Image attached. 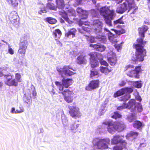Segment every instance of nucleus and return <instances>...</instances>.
Segmentation results:
<instances>
[{
    "instance_id": "nucleus-1",
    "label": "nucleus",
    "mask_w": 150,
    "mask_h": 150,
    "mask_svg": "<svg viewBox=\"0 0 150 150\" xmlns=\"http://www.w3.org/2000/svg\"><path fill=\"white\" fill-rule=\"evenodd\" d=\"M149 29L148 27L143 25L138 28V34L140 38L136 40L137 44L134 43L133 45L134 49L135 50V57H133L132 59L134 62H142L144 59V57L146 56V50L144 48L146 44L147 41L144 40L145 34Z\"/></svg>"
},
{
    "instance_id": "nucleus-2",
    "label": "nucleus",
    "mask_w": 150,
    "mask_h": 150,
    "mask_svg": "<svg viewBox=\"0 0 150 150\" xmlns=\"http://www.w3.org/2000/svg\"><path fill=\"white\" fill-rule=\"evenodd\" d=\"M138 8L134 0H125V2L118 8V10L119 13H122L127 10L128 12L132 9H133L134 10L131 13L134 14Z\"/></svg>"
},
{
    "instance_id": "nucleus-3",
    "label": "nucleus",
    "mask_w": 150,
    "mask_h": 150,
    "mask_svg": "<svg viewBox=\"0 0 150 150\" xmlns=\"http://www.w3.org/2000/svg\"><path fill=\"white\" fill-rule=\"evenodd\" d=\"M100 12L104 18L106 23L109 26H111V20L113 19L114 11L113 10H110L108 7L104 6L100 8Z\"/></svg>"
},
{
    "instance_id": "nucleus-4",
    "label": "nucleus",
    "mask_w": 150,
    "mask_h": 150,
    "mask_svg": "<svg viewBox=\"0 0 150 150\" xmlns=\"http://www.w3.org/2000/svg\"><path fill=\"white\" fill-rule=\"evenodd\" d=\"M92 143L93 146L98 149H105L108 148L107 141L104 139L95 138L93 139Z\"/></svg>"
},
{
    "instance_id": "nucleus-5",
    "label": "nucleus",
    "mask_w": 150,
    "mask_h": 150,
    "mask_svg": "<svg viewBox=\"0 0 150 150\" xmlns=\"http://www.w3.org/2000/svg\"><path fill=\"white\" fill-rule=\"evenodd\" d=\"M28 45L27 40L23 37H22L19 44L18 52L20 54L25 55Z\"/></svg>"
},
{
    "instance_id": "nucleus-6",
    "label": "nucleus",
    "mask_w": 150,
    "mask_h": 150,
    "mask_svg": "<svg viewBox=\"0 0 150 150\" xmlns=\"http://www.w3.org/2000/svg\"><path fill=\"white\" fill-rule=\"evenodd\" d=\"M123 136L119 135H114L111 139V144L115 145L118 144H120L122 145V147H125L127 143L123 139Z\"/></svg>"
},
{
    "instance_id": "nucleus-7",
    "label": "nucleus",
    "mask_w": 150,
    "mask_h": 150,
    "mask_svg": "<svg viewBox=\"0 0 150 150\" xmlns=\"http://www.w3.org/2000/svg\"><path fill=\"white\" fill-rule=\"evenodd\" d=\"M99 81L98 79L92 80L85 87V89L88 91H91L95 90L99 87Z\"/></svg>"
},
{
    "instance_id": "nucleus-8",
    "label": "nucleus",
    "mask_w": 150,
    "mask_h": 150,
    "mask_svg": "<svg viewBox=\"0 0 150 150\" xmlns=\"http://www.w3.org/2000/svg\"><path fill=\"white\" fill-rule=\"evenodd\" d=\"M70 69L68 66H64L63 68H57V70L62 77H64L66 76H70L73 74V72L69 70Z\"/></svg>"
},
{
    "instance_id": "nucleus-9",
    "label": "nucleus",
    "mask_w": 150,
    "mask_h": 150,
    "mask_svg": "<svg viewBox=\"0 0 150 150\" xmlns=\"http://www.w3.org/2000/svg\"><path fill=\"white\" fill-rule=\"evenodd\" d=\"M62 81V84L58 81H56L55 82V84L58 86L59 90L60 91L63 90L64 86L65 88H67L72 83V81L70 79H63Z\"/></svg>"
},
{
    "instance_id": "nucleus-10",
    "label": "nucleus",
    "mask_w": 150,
    "mask_h": 150,
    "mask_svg": "<svg viewBox=\"0 0 150 150\" xmlns=\"http://www.w3.org/2000/svg\"><path fill=\"white\" fill-rule=\"evenodd\" d=\"M133 89L131 87H125L122 88L115 93L114 94V97H117L122 96L125 93H130L133 92Z\"/></svg>"
},
{
    "instance_id": "nucleus-11",
    "label": "nucleus",
    "mask_w": 150,
    "mask_h": 150,
    "mask_svg": "<svg viewBox=\"0 0 150 150\" xmlns=\"http://www.w3.org/2000/svg\"><path fill=\"white\" fill-rule=\"evenodd\" d=\"M61 93L63 95L64 99L67 102L69 103L72 102L73 93L72 92L68 90H65Z\"/></svg>"
},
{
    "instance_id": "nucleus-12",
    "label": "nucleus",
    "mask_w": 150,
    "mask_h": 150,
    "mask_svg": "<svg viewBox=\"0 0 150 150\" xmlns=\"http://www.w3.org/2000/svg\"><path fill=\"white\" fill-rule=\"evenodd\" d=\"M9 18L11 22L15 25L18 23V16L15 11L11 12L9 16Z\"/></svg>"
},
{
    "instance_id": "nucleus-13",
    "label": "nucleus",
    "mask_w": 150,
    "mask_h": 150,
    "mask_svg": "<svg viewBox=\"0 0 150 150\" xmlns=\"http://www.w3.org/2000/svg\"><path fill=\"white\" fill-rule=\"evenodd\" d=\"M5 77L6 78V80L5 81L6 84L9 86H16L18 85V83L15 79H12V76L10 75L7 74L5 75Z\"/></svg>"
},
{
    "instance_id": "nucleus-14",
    "label": "nucleus",
    "mask_w": 150,
    "mask_h": 150,
    "mask_svg": "<svg viewBox=\"0 0 150 150\" xmlns=\"http://www.w3.org/2000/svg\"><path fill=\"white\" fill-rule=\"evenodd\" d=\"M103 124L107 125L108 131L110 133H113L115 129V124L112 122L109 121L104 122Z\"/></svg>"
},
{
    "instance_id": "nucleus-15",
    "label": "nucleus",
    "mask_w": 150,
    "mask_h": 150,
    "mask_svg": "<svg viewBox=\"0 0 150 150\" xmlns=\"http://www.w3.org/2000/svg\"><path fill=\"white\" fill-rule=\"evenodd\" d=\"M136 101L135 100L131 99L127 103V109L130 110L131 111L134 112L136 110Z\"/></svg>"
},
{
    "instance_id": "nucleus-16",
    "label": "nucleus",
    "mask_w": 150,
    "mask_h": 150,
    "mask_svg": "<svg viewBox=\"0 0 150 150\" xmlns=\"http://www.w3.org/2000/svg\"><path fill=\"white\" fill-rule=\"evenodd\" d=\"M117 59L116 54L113 53L112 56L108 58V63L111 66H114L117 62Z\"/></svg>"
},
{
    "instance_id": "nucleus-17",
    "label": "nucleus",
    "mask_w": 150,
    "mask_h": 150,
    "mask_svg": "<svg viewBox=\"0 0 150 150\" xmlns=\"http://www.w3.org/2000/svg\"><path fill=\"white\" fill-rule=\"evenodd\" d=\"M103 24L98 20L94 21V29L98 32L100 31L102 29Z\"/></svg>"
},
{
    "instance_id": "nucleus-18",
    "label": "nucleus",
    "mask_w": 150,
    "mask_h": 150,
    "mask_svg": "<svg viewBox=\"0 0 150 150\" xmlns=\"http://www.w3.org/2000/svg\"><path fill=\"white\" fill-rule=\"evenodd\" d=\"M87 62L86 57V56L80 55L77 58V62L79 64H85Z\"/></svg>"
},
{
    "instance_id": "nucleus-19",
    "label": "nucleus",
    "mask_w": 150,
    "mask_h": 150,
    "mask_svg": "<svg viewBox=\"0 0 150 150\" xmlns=\"http://www.w3.org/2000/svg\"><path fill=\"white\" fill-rule=\"evenodd\" d=\"M15 110V108H11V112L13 114L20 113L23 112L25 111L24 108L21 105H20L19 108H17L16 110Z\"/></svg>"
},
{
    "instance_id": "nucleus-20",
    "label": "nucleus",
    "mask_w": 150,
    "mask_h": 150,
    "mask_svg": "<svg viewBox=\"0 0 150 150\" xmlns=\"http://www.w3.org/2000/svg\"><path fill=\"white\" fill-rule=\"evenodd\" d=\"M90 47H93L96 49L97 50L100 52H102L105 49V47L103 45H98L91 44L90 45Z\"/></svg>"
},
{
    "instance_id": "nucleus-21",
    "label": "nucleus",
    "mask_w": 150,
    "mask_h": 150,
    "mask_svg": "<svg viewBox=\"0 0 150 150\" xmlns=\"http://www.w3.org/2000/svg\"><path fill=\"white\" fill-rule=\"evenodd\" d=\"M100 70L102 73L105 74V75H107L109 73L111 72L112 70L111 67L109 69L107 67L100 66Z\"/></svg>"
},
{
    "instance_id": "nucleus-22",
    "label": "nucleus",
    "mask_w": 150,
    "mask_h": 150,
    "mask_svg": "<svg viewBox=\"0 0 150 150\" xmlns=\"http://www.w3.org/2000/svg\"><path fill=\"white\" fill-rule=\"evenodd\" d=\"M53 0H48L49 1H52ZM57 5V7L59 9H63L64 6V3L63 0H55Z\"/></svg>"
},
{
    "instance_id": "nucleus-23",
    "label": "nucleus",
    "mask_w": 150,
    "mask_h": 150,
    "mask_svg": "<svg viewBox=\"0 0 150 150\" xmlns=\"http://www.w3.org/2000/svg\"><path fill=\"white\" fill-rule=\"evenodd\" d=\"M125 127V125L122 123L120 122H117L115 124V129L119 132L123 131Z\"/></svg>"
},
{
    "instance_id": "nucleus-24",
    "label": "nucleus",
    "mask_w": 150,
    "mask_h": 150,
    "mask_svg": "<svg viewBox=\"0 0 150 150\" xmlns=\"http://www.w3.org/2000/svg\"><path fill=\"white\" fill-rule=\"evenodd\" d=\"M127 75L129 77L132 78L134 77L135 78L137 79H139V78L138 76L137 77L136 76L137 74H136L134 70L132 69L128 71L126 73Z\"/></svg>"
},
{
    "instance_id": "nucleus-25",
    "label": "nucleus",
    "mask_w": 150,
    "mask_h": 150,
    "mask_svg": "<svg viewBox=\"0 0 150 150\" xmlns=\"http://www.w3.org/2000/svg\"><path fill=\"white\" fill-rule=\"evenodd\" d=\"M143 126L142 123L140 121L136 120L133 124V126L135 128L139 129Z\"/></svg>"
},
{
    "instance_id": "nucleus-26",
    "label": "nucleus",
    "mask_w": 150,
    "mask_h": 150,
    "mask_svg": "<svg viewBox=\"0 0 150 150\" xmlns=\"http://www.w3.org/2000/svg\"><path fill=\"white\" fill-rule=\"evenodd\" d=\"M75 35V28H72L67 33H66V36L71 38H73Z\"/></svg>"
},
{
    "instance_id": "nucleus-27",
    "label": "nucleus",
    "mask_w": 150,
    "mask_h": 150,
    "mask_svg": "<svg viewBox=\"0 0 150 150\" xmlns=\"http://www.w3.org/2000/svg\"><path fill=\"white\" fill-rule=\"evenodd\" d=\"M53 34L54 36L55 40H57L60 38L62 35V33L59 29H57L53 31Z\"/></svg>"
},
{
    "instance_id": "nucleus-28",
    "label": "nucleus",
    "mask_w": 150,
    "mask_h": 150,
    "mask_svg": "<svg viewBox=\"0 0 150 150\" xmlns=\"http://www.w3.org/2000/svg\"><path fill=\"white\" fill-rule=\"evenodd\" d=\"M134 70L136 74L137 75L136 76L137 77L138 76L139 78H140V75L139 74L140 73H142V69L141 68V66L140 65H138L136 66L135 67Z\"/></svg>"
},
{
    "instance_id": "nucleus-29",
    "label": "nucleus",
    "mask_w": 150,
    "mask_h": 150,
    "mask_svg": "<svg viewBox=\"0 0 150 150\" xmlns=\"http://www.w3.org/2000/svg\"><path fill=\"white\" fill-rule=\"evenodd\" d=\"M136 119V114L134 113H131L130 115L128 116L126 118L127 120L130 122H132Z\"/></svg>"
},
{
    "instance_id": "nucleus-30",
    "label": "nucleus",
    "mask_w": 150,
    "mask_h": 150,
    "mask_svg": "<svg viewBox=\"0 0 150 150\" xmlns=\"http://www.w3.org/2000/svg\"><path fill=\"white\" fill-rule=\"evenodd\" d=\"M75 12L74 10L70 9L68 10L67 13L70 17V19L74 20L75 18Z\"/></svg>"
},
{
    "instance_id": "nucleus-31",
    "label": "nucleus",
    "mask_w": 150,
    "mask_h": 150,
    "mask_svg": "<svg viewBox=\"0 0 150 150\" xmlns=\"http://www.w3.org/2000/svg\"><path fill=\"white\" fill-rule=\"evenodd\" d=\"M63 11L62 12V13L64 12L65 14L62 16V18L69 24H71L74 23V22L72 21L69 20L67 14L66 13H66L67 12L65 11L64 10H63Z\"/></svg>"
},
{
    "instance_id": "nucleus-32",
    "label": "nucleus",
    "mask_w": 150,
    "mask_h": 150,
    "mask_svg": "<svg viewBox=\"0 0 150 150\" xmlns=\"http://www.w3.org/2000/svg\"><path fill=\"white\" fill-rule=\"evenodd\" d=\"M90 64L91 67L93 68H95L99 66L98 62L96 60H90Z\"/></svg>"
},
{
    "instance_id": "nucleus-33",
    "label": "nucleus",
    "mask_w": 150,
    "mask_h": 150,
    "mask_svg": "<svg viewBox=\"0 0 150 150\" xmlns=\"http://www.w3.org/2000/svg\"><path fill=\"white\" fill-rule=\"evenodd\" d=\"M112 30L114 31L115 33L118 35H120L126 33V30L124 29H121L120 30H117L114 29H112Z\"/></svg>"
},
{
    "instance_id": "nucleus-34",
    "label": "nucleus",
    "mask_w": 150,
    "mask_h": 150,
    "mask_svg": "<svg viewBox=\"0 0 150 150\" xmlns=\"http://www.w3.org/2000/svg\"><path fill=\"white\" fill-rule=\"evenodd\" d=\"M6 1L9 4H11L14 6H17L20 1V0H6Z\"/></svg>"
},
{
    "instance_id": "nucleus-35",
    "label": "nucleus",
    "mask_w": 150,
    "mask_h": 150,
    "mask_svg": "<svg viewBox=\"0 0 150 150\" xmlns=\"http://www.w3.org/2000/svg\"><path fill=\"white\" fill-rule=\"evenodd\" d=\"M46 21L49 23L52 24L55 23L57 21L56 19L51 17L47 18H46Z\"/></svg>"
},
{
    "instance_id": "nucleus-36",
    "label": "nucleus",
    "mask_w": 150,
    "mask_h": 150,
    "mask_svg": "<svg viewBox=\"0 0 150 150\" xmlns=\"http://www.w3.org/2000/svg\"><path fill=\"white\" fill-rule=\"evenodd\" d=\"M142 83L141 81H138L134 82V86L137 88H140L142 86Z\"/></svg>"
},
{
    "instance_id": "nucleus-37",
    "label": "nucleus",
    "mask_w": 150,
    "mask_h": 150,
    "mask_svg": "<svg viewBox=\"0 0 150 150\" xmlns=\"http://www.w3.org/2000/svg\"><path fill=\"white\" fill-rule=\"evenodd\" d=\"M139 133L133 131H130L128 134L129 137L136 138L138 136Z\"/></svg>"
},
{
    "instance_id": "nucleus-38",
    "label": "nucleus",
    "mask_w": 150,
    "mask_h": 150,
    "mask_svg": "<svg viewBox=\"0 0 150 150\" xmlns=\"http://www.w3.org/2000/svg\"><path fill=\"white\" fill-rule=\"evenodd\" d=\"M121 117L122 115L117 111L114 112L113 113V115L111 116L112 118L115 119L121 118Z\"/></svg>"
},
{
    "instance_id": "nucleus-39",
    "label": "nucleus",
    "mask_w": 150,
    "mask_h": 150,
    "mask_svg": "<svg viewBox=\"0 0 150 150\" xmlns=\"http://www.w3.org/2000/svg\"><path fill=\"white\" fill-rule=\"evenodd\" d=\"M69 108L70 109L69 113L70 115L72 117H75V108L73 107L72 108L71 106H69Z\"/></svg>"
},
{
    "instance_id": "nucleus-40",
    "label": "nucleus",
    "mask_w": 150,
    "mask_h": 150,
    "mask_svg": "<svg viewBox=\"0 0 150 150\" xmlns=\"http://www.w3.org/2000/svg\"><path fill=\"white\" fill-rule=\"evenodd\" d=\"M47 7L50 9L56 10L57 7L53 3H49L47 4Z\"/></svg>"
},
{
    "instance_id": "nucleus-41",
    "label": "nucleus",
    "mask_w": 150,
    "mask_h": 150,
    "mask_svg": "<svg viewBox=\"0 0 150 150\" xmlns=\"http://www.w3.org/2000/svg\"><path fill=\"white\" fill-rule=\"evenodd\" d=\"M99 54L96 52H94L90 54L91 56L90 60H96L97 59V57L98 55Z\"/></svg>"
},
{
    "instance_id": "nucleus-42",
    "label": "nucleus",
    "mask_w": 150,
    "mask_h": 150,
    "mask_svg": "<svg viewBox=\"0 0 150 150\" xmlns=\"http://www.w3.org/2000/svg\"><path fill=\"white\" fill-rule=\"evenodd\" d=\"M99 72L98 71L94 69L91 71V73L90 74V76L92 77L93 76L98 75Z\"/></svg>"
},
{
    "instance_id": "nucleus-43",
    "label": "nucleus",
    "mask_w": 150,
    "mask_h": 150,
    "mask_svg": "<svg viewBox=\"0 0 150 150\" xmlns=\"http://www.w3.org/2000/svg\"><path fill=\"white\" fill-rule=\"evenodd\" d=\"M47 8L45 7L43 5H42L40 8V10L38 11V13L41 14L42 13H45L47 12Z\"/></svg>"
},
{
    "instance_id": "nucleus-44",
    "label": "nucleus",
    "mask_w": 150,
    "mask_h": 150,
    "mask_svg": "<svg viewBox=\"0 0 150 150\" xmlns=\"http://www.w3.org/2000/svg\"><path fill=\"white\" fill-rule=\"evenodd\" d=\"M105 31L109 32V33L111 35V36H109L108 37V38L109 40L112 42H113V39L114 38V35L111 33L108 29L105 28L104 29Z\"/></svg>"
},
{
    "instance_id": "nucleus-45",
    "label": "nucleus",
    "mask_w": 150,
    "mask_h": 150,
    "mask_svg": "<svg viewBox=\"0 0 150 150\" xmlns=\"http://www.w3.org/2000/svg\"><path fill=\"white\" fill-rule=\"evenodd\" d=\"M123 42H121L119 44H115L114 45V46L115 48L116 49L117 51L118 52L120 51L122 48V44Z\"/></svg>"
},
{
    "instance_id": "nucleus-46",
    "label": "nucleus",
    "mask_w": 150,
    "mask_h": 150,
    "mask_svg": "<svg viewBox=\"0 0 150 150\" xmlns=\"http://www.w3.org/2000/svg\"><path fill=\"white\" fill-rule=\"evenodd\" d=\"M96 40L98 41H100L102 42H103L105 40L106 38L105 36L103 35L102 36H97L96 37Z\"/></svg>"
},
{
    "instance_id": "nucleus-47",
    "label": "nucleus",
    "mask_w": 150,
    "mask_h": 150,
    "mask_svg": "<svg viewBox=\"0 0 150 150\" xmlns=\"http://www.w3.org/2000/svg\"><path fill=\"white\" fill-rule=\"evenodd\" d=\"M127 108V103H124L122 105L118 107L117 109L118 110H121L123 109Z\"/></svg>"
},
{
    "instance_id": "nucleus-48",
    "label": "nucleus",
    "mask_w": 150,
    "mask_h": 150,
    "mask_svg": "<svg viewBox=\"0 0 150 150\" xmlns=\"http://www.w3.org/2000/svg\"><path fill=\"white\" fill-rule=\"evenodd\" d=\"M130 97V96L129 95L126 94L123 96L121 97L120 100L121 101H126L128 100Z\"/></svg>"
},
{
    "instance_id": "nucleus-49",
    "label": "nucleus",
    "mask_w": 150,
    "mask_h": 150,
    "mask_svg": "<svg viewBox=\"0 0 150 150\" xmlns=\"http://www.w3.org/2000/svg\"><path fill=\"white\" fill-rule=\"evenodd\" d=\"M21 74L19 73H16L15 74V78L16 79V81L18 82H20L21 81Z\"/></svg>"
},
{
    "instance_id": "nucleus-50",
    "label": "nucleus",
    "mask_w": 150,
    "mask_h": 150,
    "mask_svg": "<svg viewBox=\"0 0 150 150\" xmlns=\"http://www.w3.org/2000/svg\"><path fill=\"white\" fill-rule=\"evenodd\" d=\"M11 46H10L9 44H8V52L11 54H13L14 53V50L11 47Z\"/></svg>"
},
{
    "instance_id": "nucleus-51",
    "label": "nucleus",
    "mask_w": 150,
    "mask_h": 150,
    "mask_svg": "<svg viewBox=\"0 0 150 150\" xmlns=\"http://www.w3.org/2000/svg\"><path fill=\"white\" fill-rule=\"evenodd\" d=\"M118 23L120 24H123L124 23L122 21V18L114 21V25H116Z\"/></svg>"
},
{
    "instance_id": "nucleus-52",
    "label": "nucleus",
    "mask_w": 150,
    "mask_h": 150,
    "mask_svg": "<svg viewBox=\"0 0 150 150\" xmlns=\"http://www.w3.org/2000/svg\"><path fill=\"white\" fill-rule=\"evenodd\" d=\"M137 110L139 112H141L143 110L142 105L140 103H138L137 105Z\"/></svg>"
},
{
    "instance_id": "nucleus-53",
    "label": "nucleus",
    "mask_w": 150,
    "mask_h": 150,
    "mask_svg": "<svg viewBox=\"0 0 150 150\" xmlns=\"http://www.w3.org/2000/svg\"><path fill=\"white\" fill-rule=\"evenodd\" d=\"M134 66L133 65L129 64L126 65L125 67V71H127L130 69H133Z\"/></svg>"
},
{
    "instance_id": "nucleus-54",
    "label": "nucleus",
    "mask_w": 150,
    "mask_h": 150,
    "mask_svg": "<svg viewBox=\"0 0 150 150\" xmlns=\"http://www.w3.org/2000/svg\"><path fill=\"white\" fill-rule=\"evenodd\" d=\"M89 40L90 42L91 43L96 42L97 41L96 37H94L93 36H91Z\"/></svg>"
},
{
    "instance_id": "nucleus-55",
    "label": "nucleus",
    "mask_w": 150,
    "mask_h": 150,
    "mask_svg": "<svg viewBox=\"0 0 150 150\" xmlns=\"http://www.w3.org/2000/svg\"><path fill=\"white\" fill-rule=\"evenodd\" d=\"M81 116V113L79 110H76V117H79Z\"/></svg>"
},
{
    "instance_id": "nucleus-56",
    "label": "nucleus",
    "mask_w": 150,
    "mask_h": 150,
    "mask_svg": "<svg viewBox=\"0 0 150 150\" xmlns=\"http://www.w3.org/2000/svg\"><path fill=\"white\" fill-rule=\"evenodd\" d=\"M100 63L101 65L106 66H108L109 65L107 62L104 60H102L100 61Z\"/></svg>"
},
{
    "instance_id": "nucleus-57",
    "label": "nucleus",
    "mask_w": 150,
    "mask_h": 150,
    "mask_svg": "<svg viewBox=\"0 0 150 150\" xmlns=\"http://www.w3.org/2000/svg\"><path fill=\"white\" fill-rule=\"evenodd\" d=\"M122 148L121 146H116L113 148V150H122Z\"/></svg>"
},
{
    "instance_id": "nucleus-58",
    "label": "nucleus",
    "mask_w": 150,
    "mask_h": 150,
    "mask_svg": "<svg viewBox=\"0 0 150 150\" xmlns=\"http://www.w3.org/2000/svg\"><path fill=\"white\" fill-rule=\"evenodd\" d=\"M77 12L79 13H81L83 11V10L80 8H77L76 10Z\"/></svg>"
},
{
    "instance_id": "nucleus-59",
    "label": "nucleus",
    "mask_w": 150,
    "mask_h": 150,
    "mask_svg": "<svg viewBox=\"0 0 150 150\" xmlns=\"http://www.w3.org/2000/svg\"><path fill=\"white\" fill-rule=\"evenodd\" d=\"M25 102L27 104H29L30 103V99H28L26 97L24 98V99Z\"/></svg>"
},
{
    "instance_id": "nucleus-60",
    "label": "nucleus",
    "mask_w": 150,
    "mask_h": 150,
    "mask_svg": "<svg viewBox=\"0 0 150 150\" xmlns=\"http://www.w3.org/2000/svg\"><path fill=\"white\" fill-rule=\"evenodd\" d=\"M78 24L79 26H81L83 24H84V22L81 20V19H80L78 21Z\"/></svg>"
},
{
    "instance_id": "nucleus-61",
    "label": "nucleus",
    "mask_w": 150,
    "mask_h": 150,
    "mask_svg": "<svg viewBox=\"0 0 150 150\" xmlns=\"http://www.w3.org/2000/svg\"><path fill=\"white\" fill-rule=\"evenodd\" d=\"M146 146V144L144 143H143L141 144L139 146V147L140 148H143Z\"/></svg>"
},
{
    "instance_id": "nucleus-62",
    "label": "nucleus",
    "mask_w": 150,
    "mask_h": 150,
    "mask_svg": "<svg viewBox=\"0 0 150 150\" xmlns=\"http://www.w3.org/2000/svg\"><path fill=\"white\" fill-rule=\"evenodd\" d=\"M126 83L124 81H122L119 84V86H123Z\"/></svg>"
},
{
    "instance_id": "nucleus-63",
    "label": "nucleus",
    "mask_w": 150,
    "mask_h": 150,
    "mask_svg": "<svg viewBox=\"0 0 150 150\" xmlns=\"http://www.w3.org/2000/svg\"><path fill=\"white\" fill-rule=\"evenodd\" d=\"M136 99L137 100H139V101H141L142 100V99L141 97L139 96H137L136 97Z\"/></svg>"
},
{
    "instance_id": "nucleus-64",
    "label": "nucleus",
    "mask_w": 150,
    "mask_h": 150,
    "mask_svg": "<svg viewBox=\"0 0 150 150\" xmlns=\"http://www.w3.org/2000/svg\"><path fill=\"white\" fill-rule=\"evenodd\" d=\"M117 4H119L122 2L123 0H114Z\"/></svg>"
}]
</instances>
